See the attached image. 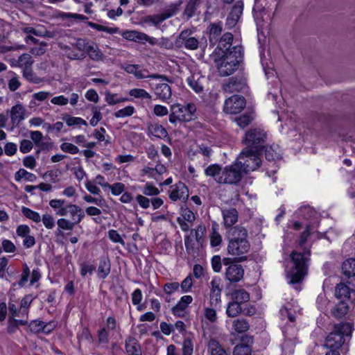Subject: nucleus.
I'll use <instances>...</instances> for the list:
<instances>
[{"label": "nucleus", "mask_w": 355, "mask_h": 355, "mask_svg": "<svg viewBox=\"0 0 355 355\" xmlns=\"http://www.w3.org/2000/svg\"><path fill=\"white\" fill-rule=\"evenodd\" d=\"M122 36L128 40L144 42L145 33L137 31H128L123 33Z\"/></svg>", "instance_id": "a18cd8bd"}, {"label": "nucleus", "mask_w": 355, "mask_h": 355, "mask_svg": "<svg viewBox=\"0 0 355 355\" xmlns=\"http://www.w3.org/2000/svg\"><path fill=\"white\" fill-rule=\"evenodd\" d=\"M175 14L174 10H167L160 15H148L146 17V22H150L155 26L159 24L166 19L172 17Z\"/></svg>", "instance_id": "473e14b6"}, {"label": "nucleus", "mask_w": 355, "mask_h": 355, "mask_svg": "<svg viewBox=\"0 0 355 355\" xmlns=\"http://www.w3.org/2000/svg\"><path fill=\"white\" fill-rule=\"evenodd\" d=\"M63 120L66 122L68 126H73V125H87V123L85 120L80 117L71 116L69 115H66L63 117Z\"/></svg>", "instance_id": "3c124183"}, {"label": "nucleus", "mask_w": 355, "mask_h": 355, "mask_svg": "<svg viewBox=\"0 0 355 355\" xmlns=\"http://www.w3.org/2000/svg\"><path fill=\"white\" fill-rule=\"evenodd\" d=\"M23 76L24 78L32 83L38 84L41 82V78L37 77L32 69V67L23 69Z\"/></svg>", "instance_id": "603ef678"}, {"label": "nucleus", "mask_w": 355, "mask_h": 355, "mask_svg": "<svg viewBox=\"0 0 355 355\" xmlns=\"http://www.w3.org/2000/svg\"><path fill=\"white\" fill-rule=\"evenodd\" d=\"M243 175L242 170L235 162L223 168L222 177L219 180L222 184H235L241 180Z\"/></svg>", "instance_id": "1a4fd4ad"}, {"label": "nucleus", "mask_w": 355, "mask_h": 355, "mask_svg": "<svg viewBox=\"0 0 355 355\" xmlns=\"http://www.w3.org/2000/svg\"><path fill=\"white\" fill-rule=\"evenodd\" d=\"M232 328L236 333L242 334L250 329V324L247 320L239 318L233 320Z\"/></svg>", "instance_id": "a19ab883"}, {"label": "nucleus", "mask_w": 355, "mask_h": 355, "mask_svg": "<svg viewBox=\"0 0 355 355\" xmlns=\"http://www.w3.org/2000/svg\"><path fill=\"white\" fill-rule=\"evenodd\" d=\"M90 43L91 42L87 39L77 38L75 42L72 43V46L75 47L76 51L85 53Z\"/></svg>", "instance_id": "09e8293b"}, {"label": "nucleus", "mask_w": 355, "mask_h": 355, "mask_svg": "<svg viewBox=\"0 0 355 355\" xmlns=\"http://www.w3.org/2000/svg\"><path fill=\"white\" fill-rule=\"evenodd\" d=\"M251 347L248 344L237 345L234 349V355H251Z\"/></svg>", "instance_id": "680f3d73"}, {"label": "nucleus", "mask_w": 355, "mask_h": 355, "mask_svg": "<svg viewBox=\"0 0 355 355\" xmlns=\"http://www.w3.org/2000/svg\"><path fill=\"white\" fill-rule=\"evenodd\" d=\"M223 224L226 229L231 230L239 220V212L233 207L222 210Z\"/></svg>", "instance_id": "6ab92c4d"}, {"label": "nucleus", "mask_w": 355, "mask_h": 355, "mask_svg": "<svg viewBox=\"0 0 355 355\" xmlns=\"http://www.w3.org/2000/svg\"><path fill=\"white\" fill-rule=\"evenodd\" d=\"M209 41L211 45L215 46L218 42L223 31L222 22L211 23L209 26Z\"/></svg>", "instance_id": "a878e982"}, {"label": "nucleus", "mask_w": 355, "mask_h": 355, "mask_svg": "<svg viewBox=\"0 0 355 355\" xmlns=\"http://www.w3.org/2000/svg\"><path fill=\"white\" fill-rule=\"evenodd\" d=\"M193 302V297L191 295L182 296L175 306L172 308V313L174 315L183 317L184 312L189 304Z\"/></svg>", "instance_id": "b1692460"}, {"label": "nucleus", "mask_w": 355, "mask_h": 355, "mask_svg": "<svg viewBox=\"0 0 355 355\" xmlns=\"http://www.w3.org/2000/svg\"><path fill=\"white\" fill-rule=\"evenodd\" d=\"M342 271L347 277L355 276V259L351 258L345 260L342 265Z\"/></svg>", "instance_id": "e433bc0d"}, {"label": "nucleus", "mask_w": 355, "mask_h": 355, "mask_svg": "<svg viewBox=\"0 0 355 355\" xmlns=\"http://www.w3.org/2000/svg\"><path fill=\"white\" fill-rule=\"evenodd\" d=\"M149 77L160 79L159 83H156L153 87L154 92L157 97L164 102L170 99L172 95V91L169 85L166 83L168 81V79L164 76L157 74L150 75Z\"/></svg>", "instance_id": "9b49d317"}, {"label": "nucleus", "mask_w": 355, "mask_h": 355, "mask_svg": "<svg viewBox=\"0 0 355 355\" xmlns=\"http://www.w3.org/2000/svg\"><path fill=\"white\" fill-rule=\"evenodd\" d=\"M200 4V0H189L184 10V15L188 18L192 17Z\"/></svg>", "instance_id": "8fccbe9b"}, {"label": "nucleus", "mask_w": 355, "mask_h": 355, "mask_svg": "<svg viewBox=\"0 0 355 355\" xmlns=\"http://www.w3.org/2000/svg\"><path fill=\"white\" fill-rule=\"evenodd\" d=\"M236 163L242 170L243 174H245L258 168L261 164V159L257 154V151L250 148H245L240 153Z\"/></svg>", "instance_id": "0eeeda50"}, {"label": "nucleus", "mask_w": 355, "mask_h": 355, "mask_svg": "<svg viewBox=\"0 0 355 355\" xmlns=\"http://www.w3.org/2000/svg\"><path fill=\"white\" fill-rule=\"evenodd\" d=\"M345 342V338L334 330L327 337L324 346L333 350L339 349Z\"/></svg>", "instance_id": "5701e85b"}, {"label": "nucleus", "mask_w": 355, "mask_h": 355, "mask_svg": "<svg viewBox=\"0 0 355 355\" xmlns=\"http://www.w3.org/2000/svg\"><path fill=\"white\" fill-rule=\"evenodd\" d=\"M129 94L136 98H151V95L144 89L135 88L129 91Z\"/></svg>", "instance_id": "13d9d810"}, {"label": "nucleus", "mask_w": 355, "mask_h": 355, "mask_svg": "<svg viewBox=\"0 0 355 355\" xmlns=\"http://www.w3.org/2000/svg\"><path fill=\"white\" fill-rule=\"evenodd\" d=\"M96 270V266L87 262L80 263V272L82 277H85L87 275H92Z\"/></svg>", "instance_id": "6e6d98bb"}, {"label": "nucleus", "mask_w": 355, "mask_h": 355, "mask_svg": "<svg viewBox=\"0 0 355 355\" xmlns=\"http://www.w3.org/2000/svg\"><path fill=\"white\" fill-rule=\"evenodd\" d=\"M223 264L227 266L225 273L227 280L232 283H236L242 279L244 270L241 265L234 263L231 258H224Z\"/></svg>", "instance_id": "9d476101"}, {"label": "nucleus", "mask_w": 355, "mask_h": 355, "mask_svg": "<svg viewBox=\"0 0 355 355\" xmlns=\"http://www.w3.org/2000/svg\"><path fill=\"white\" fill-rule=\"evenodd\" d=\"M142 193L146 196H157L160 191L158 188L147 182L141 189Z\"/></svg>", "instance_id": "bf43d9fd"}, {"label": "nucleus", "mask_w": 355, "mask_h": 355, "mask_svg": "<svg viewBox=\"0 0 355 355\" xmlns=\"http://www.w3.org/2000/svg\"><path fill=\"white\" fill-rule=\"evenodd\" d=\"M266 137V133L263 130L260 128L250 129L245 133L243 139L246 145L245 148H250L258 151L259 148L264 144Z\"/></svg>", "instance_id": "6e6552de"}, {"label": "nucleus", "mask_w": 355, "mask_h": 355, "mask_svg": "<svg viewBox=\"0 0 355 355\" xmlns=\"http://www.w3.org/2000/svg\"><path fill=\"white\" fill-rule=\"evenodd\" d=\"M252 117L251 115L245 114L236 118L235 121L239 126L243 128L248 126L252 122Z\"/></svg>", "instance_id": "774afa93"}, {"label": "nucleus", "mask_w": 355, "mask_h": 355, "mask_svg": "<svg viewBox=\"0 0 355 355\" xmlns=\"http://www.w3.org/2000/svg\"><path fill=\"white\" fill-rule=\"evenodd\" d=\"M245 99L243 96L233 95L225 101L223 110L227 114H236L245 107Z\"/></svg>", "instance_id": "ddd939ff"}, {"label": "nucleus", "mask_w": 355, "mask_h": 355, "mask_svg": "<svg viewBox=\"0 0 355 355\" xmlns=\"http://www.w3.org/2000/svg\"><path fill=\"white\" fill-rule=\"evenodd\" d=\"M50 207L59 216H67L69 214L71 221L76 225L80 223L85 217L83 209L76 204L67 202L63 199H53L49 201Z\"/></svg>", "instance_id": "20e7f679"}, {"label": "nucleus", "mask_w": 355, "mask_h": 355, "mask_svg": "<svg viewBox=\"0 0 355 355\" xmlns=\"http://www.w3.org/2000/svg\"><path fill=\"white\" fill-rule=\"evenodd\" d=\"M243 1L239 0L236 1L227 18L226 25L229 28H231L237 24L243 13Z\"/></svg>", "instance_id": "a211bd4d"}, {"label": "nucleus", "mask_w": 355, "mask_h": 355, "mask_svg": "<svg viewBox=\"0 0 355 355\" xmlns=\"http://www.w3.org/2000/svg\"><path fill=\"white\" fill-rule=\"evenodd\" d=\"M233 300L239 302L240 304L250 300V294L243 288L234 290L232 293Z\"/></svg>", "instance_id": "58836bf2"}, {"label": "nucleus", "mask_w": 355, "mask_h": 355, "mask_svg": "<svg viewBox=\"0 0 355 355\" xmlns=\"http://www.w3.org/2000/svg\"><path fill=\"white\" fill-rule=\"evenodd\" d=\"M290 257L292 266L287 275L289 282L290 284L300 283L307 273L310 251L305 250L303 253L293 252Z\"/></svg>", "instance_id": "7ed1b4c3"}, {"label": "nucleus", "mask_w": 355, "mask_h": 355, "mask_svg": "<svg viewBox=\"0 0 355 355\" xmlns=\"http://www.w3.org/2000/svg\"><path fill=\"white\" fill-rule=\"evenodd\" d=\"M111 191V193L113 196H119L122 194L125 189V184L121 182H115L112 184H110V187H107Z\"/></svg>", "instance_id": "0e129e2a"}, {"label": "nucleus", "mask_w": 355, "mask_h": 355, "mask_svg": "<svg viewBox=\"0 0 355 355\" xmlns=\"http://www.w3.org/2000/svg\"><path fill=\"white\" fill-rule=\"evenodd\" d=\"M26 110L21 103H17L10 110V118L13 127H17L26 118Z\"/></svg>", "instance_id": "aec40b11"}, {"label": "nucleus", "mask_w": 355, "mask_h": 355, "mask_svg": "<svg viewBox=\"0 0 355 355\" xmlns=\"http://www.w3.org/2000/svg\"><path fill=\"white\" fill-rule=\"evenodd\" d=\"M349 310V306L347 301L343 300H339L338 303L335 305L331 310V313L333 317L337 319L343 318Z\"/></svg>", "instance_id": "c85d7f7f"}, {"label": "nucleus", "mask_w": 355, "mask_h": 355, "mask_svg": "<svg viewBox=\"0 0 355 355\" xmlns=\"http://www.w3.org/2000/svg\"><path fill=\"white\" fill-rule=\"evenodd\" d=\"M299 214L305 219H311L317 215V212L309 206H303L299 209Z\"/></svg>", "instance_id": "4d7b16f0"}, {"label": "nucleus", "mask_w": 355, "mask_h": 355, "mask_svg": "<svg viewBox=\"0 0 355 355\" xmlns=\"http://www.w3.org/2000/svg\"><path fill=\"white\" fill-rule=\"evenodd\" d=\"M168 120L171 123L176 122H189L193 119L196 107L192 103L184 105L180 103L173 104L171 107Z\"/></svg>", "instance_id": "423d86ee"}, {"label": "nucleus", "mask_w": 355, "mask_h": 355, "mask_svg": "<svg viewBox=\"0 0 355 355\" xmlns=\"http://www.w3.org/2000/svg\"><path fill=\"white\" fill-rule=\"evenodd\" d=\"M52 96V94L46 91H40L33 94L32 99L29 103L30 107H35L38 105L37 101L42 102Z\"/></svg>", "instance_id": "4c0bfd02"}, {"label": "nucleus", "mask_w": 355, "mask_h": 355, "mask_svg": "<svg viewBox=\"0 0 355 355\" xmlns=\"http://www.w3.org/2000/svg\"><path fill=\"white\" fill-rule=\"evenodd\" d=\"M242 312L241 304L238 302L232 300L230 302L226 308V314L230 318H235Z\"/></svg>", "instance_id": "f704fd0d"}, {"label": "nucleus", "mask_w": 355, "mask_h": 355, "mask_svg": "<svg viewBox=\"0 0 355 355\" xmlns=\"http://www.w3.org/2000/svg\"><path fill=\"white\" fill-rule=\"evenodd\" d=\"M193 352V343L191 339L185 338L182 343V354L192 355Z\"/></svg>", "instance_id": "338daca9"}, {"label": "nucleus", "mask_w": 355, "mask_h": 355, "mask_svg": "<svg viewBox=\"0 0 355 355\" xmlns=\"http://www.w3.org/2000/svg\"><path fill=\"white\" fill-rule=\"evenodd\" d=\"M351 293H355V291L352 289H350L347 284H345L343 282L338 284L335 287V294L334 295H335V297L338 300H343L347 302V300H349V299Z\"/></svg>", "instance_id": "bb28decb"}, {"label": "nucleus", "mask_w": 355, "mask_h": 355, "mask_svg": "<svg viewBox=\"0 0 355 355\" xmlns=\"http://www.w3.org/2000/svg\"><path fill=\"white\" fill-rule=\"evenodd\" d=\"M233 38L232 33L229 32L224 33L217 42L218 44L214 55L233 53V47H232Z\"/></svg>", "instance_id": "dca6fc26"}, {"label": "nucleus", "mask_w": 355, "mask_h": 355, "mask_svg": "<svg viewBox=\"0 0 355 355\" xmlns=\"http://www.w3.org/2000/svg\"><path fill=\"white\" fill-rule=\"evenodd\" d=\"M106 130L104 128H96L94 131V137L98 141H104L105 145L110 144V140L105 138Z\"/></svg>", "instance_id": "e2e57ef3"}, {"label": "nucleus", "mask_w": 355, "mask_h": 355, "mask_svg": "<svg viewBox=\"0 0 355 355\" xmlns=\"http://www.w3.org/2000/svg\"><path fill=\"white\" fill-rule=\"evenodd\" d=\"M57 324L58 322L55 320L44 322L40 320H34L30 322L29 329L34 334L44 333L49 334L56 328Z\"/></svg>", "instance_id": "2eb2a0df"}, {"label": "nucleus", "mask_w": 355, "mask_h": 355, "mask_svg": "<svg viewBox=\"0 0 355 355\" xmlns=\"http://www.w3.org/2000/svg\"><path fill=\"white\" fill-rule=\"evenodd\" d=\"M59 48L62 51L63 55L71 60H81L86 57V54L84 53H78L74 46L59 43Z\"/></svg>", "instance_id": "4be33fe9"}, {"label": "nucleus", "mask_w": 355, "mask_h": 355, "mask_svg": "<svg viewBox=\"0 0 355 355\" xmlns=\"http://www.w3.org/2000/svg\"><path fill=\"white\" fill-rule=\"evenodd\" d=\"M210 245L213 248L220 245L222 243V236L218 231V225L214 224L209 236Z\"/></svg>", "instance_id": "37998d69"}, {"label": "nucleus", "mask_w": 355, "mask_h": 355, "mask_svg": "<svg viewBox=\"0 0 355 355\" xmlns=\"http://www.w3.org/2000/svg\"><path fill=\"white\" fill-rule=\"evenodd\" d=\"M86 53L92 60L96 62L104 60L105 55L96 44L91 42Z\"/></svg>", "instance_id": "2f4dec72"}, {"label": "nucleus", "mask_w": 355, "mask_h": 355, "mask_svg": "<svg viewBox=\"0 0 355 355\" xmlns=\"http://www.w3.org/2000/svg\"><path fill=\"white\" fill-rule=\"evenodd\" d=\"M187 81L189 87L196 93H200L202 91L203 86L199 78L196 79L194 76H191L187 78Z\"/></svg>", "instance_id": "864d4df0"}, {"label": "nucleus", "mask_w": 355, "mask_h": 355, "mask_svg": "<svg viewBox=\"0 0 355 355\" xmlns=\"http://www.w3.org/2000/svg\"><path fill=\"white\" fill-rule=\"evenodd\" d=\"M243 47L233 46V53L214 55L218 72L222 76L232 74L238 68L239 64L243 59Z\"/></svg>", "instance_id": "f03ea898"}, {"label": "nucleus", "mask_w": 355, "mask_h": 355, "mask_svg": "<svg viewBox=\"0 0 355 355\" xmlns=\"http://www.w3.org/2000/svg\"><path fill=\"white\" fill-rule=\"evenodd\" d=\"M147 135L159 139H165L168 137L166 130L160 124L150 123L147 125Z\"/></svg>", "instance_id": "393cba45"}, {"label": "nucleus", "mask_w": 355, "mask_h": 355, "mask_svg": "<svg viewBox=\"0 0 355 355\" xmlns=\"http://www.w3.org/2000/svg\"><path fill=\"white\" fill-rule=\"evenodd\" d=\"M30 138L31 139V141H33V144H35L36 146L42 147L43 135L40 131H31Z\"/></svg>", "instance_id": "69168bd1"}, {"label": "nucleus", "mask_w": 355, "mask_h": 355, "mask_svg": "<svg viewBox=\"0 0 355 355\" xmlns=\"http://www.w3.org/2000/svg\"><path fill=\"white\" fill-rule=\"evenodd\" d=\"M191 31L189 30L182 31L177 37L176 44L179 46H184L188 50H196L198 48L199 42L191 36Z\"/></svg>", "instance_id": "4468645a"}, {"label": "nucleus", "mask_w": 355, "mask_h": 355, "mask_svg": "<svg viewBox=\"0 0 355 355\" xmlns=\"http://www.w3.org/2000/svg\"><path fill=\"white\" fill-rule=\"evenodd\" d=\"M21 212L24 216L32 220L35 223H39L41 221V216L37 211H35L28 207H22Z\"/></svg>", "instance_id": "5fc2aeb1"}, {"label": "nucleus", "mask_w": 355, "mask_h": 355, "mask_svg": "<svg viewBox=\"0 0 355 355\" xmlns=\"http://www.w3.org/2000/svg\"><path fill=\"white\" fill-rule=\"evenodd\" d=\"M218 306L205 307L203 310V317L210 323H216L218 320L217 312L216 309Z\"/></svg>", "instance_id": "c03bdc74"}, {"label": "nucleus", "mask_w": 355, "mask_h": 355, "mask_svg": "<svg viewBox=\"0 0 355 355\" xmlns=\"http://www.w3.org/2000/svg\"><path fill=\"white\" fill-rule=\"evenodd\" d=\"M111 270L110 261L108 259H102L98 267V276L100 279H105L110 274Z\"/></svg>", "instance_id": "72a5a7b5"}, {"label": "nucleus", "mask_w": 355, "mask_h": 355, "mask_svg": "<svg viewBox=\"0 0 355 355\" xmlns=\"http://www.w3.org/2000/svg\"><path fill=\"white\" fill-rule=\"evenodd\" d=\"M284 334L286 340L282 345L283 350L286 354H292L294 351L293 348L297 338L296 337H290L287 331H285Z\"/></svg>", "instance_id": "de8ad7c7"}, {"label": "nucleus", "mask_w": 355, "mask_h": 355, "mask_svg": "<svg viewBox=\"0 0 355 355\" xmlns=\"http://www.w3.org/2000/svg\"><path fill=\"white\" fill-rule=\"evenodd\" d=\"M125 351L128 355H141V349L136 338L129 337L125 340Z\"/></svg>", "instance_id": "cd10ccee"}, {"label": "nucleus", "mask_w": 355, "mask_h": 355, "mask_svg": "<svg viewBox=\"0 0 355 355\" xmlns=\"http://www.w3.org/2000/svg\"><path fill=\"white\" fill-rule=\"evenodd\" d=\"M247 88L246 83L244 80L232 77L229 81L223 86V90L226 93L241 92Z\"/></svg>", "instance_id": "412c9836"}, {"label": "nucleus", "mask_w": 355, "mask_h": 355, "mask_svg": "<svg viewBox=\"0 0 355 355\" xmlns=\"http://www.w3.org/2000/svg\"><path fill=\"white\" fill-rule=\"evenodd\" d=\"M209 304L211 306H220L221 303V293L223 285L221 279L218 277H214L209 284Z\"/></svg>", "instance_id": "f8f14e48"}, {"label": "nucleus", "mask_w": 355, "mask_h": 355, "mask_svg": "<svg viewBox=\"0 0 355 355\" xmlns=\"http://www.w3.org/2000/svg\"><path fill=\"white\" fill-rule=\"evenodd\" d=\"M35 297L32 294H28L22 298L20 302L19 312H21L23 315H28V308Z\"/></svg>", "instance_id": "49530a36"}, {"label": "nucleus", "mask_w": 355, "mask_h": 355, "mask_svg": "<svg viewBox=\"0 0 355 355\" xmlns=\"http://www.w3.org/2000/svg\"><path fill=\"white\" fill-rule=\"evenodd\" d=\"M223 168L216 164H213L205 169V174L207 177H211L216 182L222 184L219 179H221Z\"/></svg>", "instance_id": "c756f323"}, {"label": "nucleus", "mask_w": 355, "mask_h": 355, "mask_svg": "<svg viewBox=\"0 0 355 355\" xmlns=\"http://www.w3.org/2000/svg\"><path fill=\"white\" fill-rule=\"evenodd\" d=\"M352 327L349 322H343L334 326V331L339 334L343 338L352 334Z\"/></svg>", "instance_id": "79ce46f5"}, {"label": "nucleus", "mask_w": 355, "mask_h": 355, "mask_svg": "<svg viewBox=\"0 0 355 355\" xmlns=\"http://www.w3.org/2000/svg\"><path fill=\"white\" fill-rule=\"evenodd\" d=\"M208 349L211 355H227L226 351L215 339H211L208 343Z\"/></svg>", "instance_id": "ea45409f"}, {"label": "nucleus", "mask_w": 355, "mask_h": 355, "mask_svg": "<svg viewBox=\"0 0 355 355\" xmlns=\"http://www.w3.org/2000/svg\"><path fill=\"white\" fill-rule=\"evenodd\" d=\"M58 230L55 232L57 236L62 234V230H72L76 225L71 220L64 218H60L57 220Z\"/></svg>", "instance_id": "c9c22d12"}, {"label": "nucleus", "mask_w": 355, "mask_h": 355, "mask_svg": "<svg viewBox=\"0 0 355 355\" xmlns=\"http://www.w3.org/2000/svg\"><path fill=\"white\" fill-rule=\"evenodd\" d=\"M206 236V227L202 223L196 228L191 229L189 235L185 236L184 241L188 254L194 255L197 252L198 245H202Z\"/></svg>", "instance_id": "39448f33"}, {"label": "nucleus", "mask_w": 355, "mask_h": 355, "mask_svg": "<svg viewBox=\"0 0 355 355\" xmlns=\"http://www.w3.org/2000/svg\"><path fill=\"white\" fill-rule=\"evenodd\" d=\"M227 252L233 256L241 257L249 252L250 248L248 240V232L241 226H235L228 230Z\"/></svg>", "instance_id": "f257e3e1"}, {"label": "nucleus", "mask_w": 355, "mask_h": 355, "mask_svg": "<svg viewBox=\"0 0 355 355\" xmlns=\"http://www.w3.org/2000/svg\"><path fill=\"white\" fill-rule=\"evenodd\" d=\"M33 60L32 57L28 53L21 54L18 60H14L11 62V66L14 67H20L23 69L32 67Z\"/></svg>", "instance_id": "7c9ffc66"}, {"label": "nucleus", "mask_w": 355, "mask_h": 355, "mask_svg": "<svg viewBox=\"0 0 355 355\" xmlns=\"http://www.w3.org/2000/svg\"><path fill=\"white\" fill-rule=\"evenodd\" d=\"M169 198L172 201L180 200L185 202L189 198V189L182 182H179L171 187Z\"/></svg>", "instance_id": "f3484780"}, {"label": "nucleus", "mask_w": 355, "mask_h": 355, "mask_svg": "<svg viewBox=\"0 0 355 355\" xmlns=\"http://www.w3.org/2000/svg\"><path fill=\"white\" fill-rule=\"evenodd\" d=\"M135 112V107L132 105H128L123 109L119 110L114 115L116 118H124L132 116Z\"/></svg>", "instance_id": "052dcab7"}]
</instances>
